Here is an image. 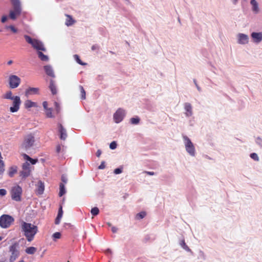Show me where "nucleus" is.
Listing matches in <instances>:
<instances>
[{"label": "nucleus", "mask_w": 262, "mask_h": 262, "mask_svg": "<svg viewBox=\"0 0 262 262\" xmlns=\"http://www.w3.org/2000/svg\"><path fill=\"white\" fill-rule=\"evenodd\" d=\"M91 212L93 215H96L98 214L99 210L97 207H94L91 209Z\"/></svg>", "instance_id": "nucleus-34"}, {"label": "nucleus", "mask_w": 262, "mask_h": 262, "mask_svg": "<svg viewBox=\"0 0 262 262\" xmlns=\"http://www.w3.org/2000/svg\"><path fill=\"white\" fill-rule=\"evenodd\" d=\"M111 229L113 233H116L118 230V228L115 226H112Z\"/></svg>", "instance_id": "nucleus-52"}, {"label": "nucleus", "mask_w": 262, "mask_h": 262, "mask_svg": "<svg viewBox=\"0 0 262 262\" xmlns=\"http://www.w3.org/2000/svg\"><path fill=\"white\" fill-rule=\"evenodd\" d=\"M146 215V213L145 212H141L138 213L136 215V219H142Z\"/></svg>", "instance_id": "nucleus-36"}, {"label": "nucleus", "mask_w": 262, "mask_h": 262, "mask_svg": "<svg viewBox=\"0 0 262 262\" xmlns=\"http://www.w3.org/2000/svg\"><path fill=\"white\" fill-rule=\"evenodd\" d=\"M59 136H60V138L63 140H64L67 137V134L66 132H60Z\"/></svg>", "instance_id": "nucleus-37"}, {"label": "nucleus", "mask_w": 262, "mask_h": 262, "mask_svg": "<svg viewBox=\"0 0 262 262\" xmlns=\"http://www.w3.org/2000/svg\"><path fill=\"white\" fill-rule=\"evenodd\" d=\"M58 131H64V129L61 124H59L58 125Z\"/></svg>", "instance_id": "nucleus-48"}, {"label": "nucleus", "mask_w": 262, "mask_h": 262, "mask_svg": "<svg viewBox=\"0 0 262 262\" xmlns=\"http://www.w3.org/2000/svg\"><path fill=\"white\" fill-rule=\"evenodd\" d=\"M42 105H43V108H44L46 110H48V108H47L48 103H47V101H44V102H43V103H42Z\"/></svg>", "instance_id": "nucleus-50"}, {"label": "nucleus", "mask_w": 262, "mask_h": 262, "mask_svg": "<svg viewBox=\"0 0 262 262\" xmlns=\"http://www.w3.org/2000/svg\"><path fill=\"white\" fill-rule=\"evenodd\" d=\"M62 181L64 182V183H66L67 181V178L64 177V176H62Z\"/></svg>", "instance_id": "nucleus-55"}, {"label": "nucleus", "mask_w": 262, "mask_h": 262, "mask_svg": "<svg viewBox=\"0 0 262 262\" xmlns=\"http://www.w3.org/2000/svg\"><path fill=\"white\" fill-rule=\"evenodd\" d=\"M62 210L61 207H60L59 212H58V214L57 215V217H56V219L55 220V224H56L58 225L59 224V223L60 222V220L62 217Z\"/></svg>", "instance_id": "nucleus-28"}, {"label": "nucleus", "mask_w": 262, "mask_h": 262, "mask_svg": "<svg viewBox=\"0 0 262 262\" xmlns=\"http://www.w3.org/2000/svg\"><path fill=\"white\" fill-rule=\"evenodd\" d=\"M107 252H110V250H107Z\"/></svg>", "instance_id": "nucleus-63"}, {"label": "nucleus", "mask_w": 262, "mask_h": 262, "mask_svg": "<svg viewBox=\"0 0 262 262\" xmlns=\"http://www.w3.org/2000/svg\"><path fill=\"white\" fill-rule=\"evenodd\" d=\"M2 239V237L0 236V241Z\"/></svg>", "instance_id": "nucleus-62"}, {"label": "nucleus", "mask_w": 262, "mask_h": 262, "mask_svg": "<svg viewBox=\"0 0 262 262\" xmlns=\"http://www.w3.org/2000/svg\"><path fill=\"white\" fill-rule=\"evenodd\" d=\"M14 96H12V93L11 91L7 92L4 96V98L13 100Z\"/></svg>", "instance_id": "nucleus-31"}, {"label": "nucleus", "mask_w": 262, "mask_h": 262, "mask_svg": "<svg viewBox=\"0 0 262 262\" xmlns=\"http://www.w3.org/2000/svg\"><path fill=\"white\" fill-rule=\"evenodd\" d=\"M61 234L60 232H55L52 235L53 239L56 241L57 239L60 238Z\"/></svg>", "instance_id": "nucleus-32"}, {"label": "nucleus", "mask_w": 262, "mask_h": 262, "mask_svg": "<svg viewBox=\"0 0 262 262\" xmlns=\"http://www.w3.org/2000/svg\"><path fill=\"white\" fill-rule=\"evenodd\" d=\"M147 173L148 174H149V175H151V176H152V175H154V173L153 172H150V171H149V172H147Z\"/></svg>", "instance_id": "nucleus-57"}, {"label": "nucleus", "mask_w": 262, "mask_h": 262, "mask_svg": "<svg viewBox=\"0 0 262 262\" xmlns=\"http://www.w3.org/2000/svg\"><path fill=\"white\" fill-rule=\"evenodd\" d=\"M20 148L28 153L35 152L37 146L36 141L32 134H28L25 137L24 140L21 144Z\"/></svg>", "instance_id": "nucleus-1"}, {"label": "nucleus", "mask_w": 262, "mask_h": 262, "mask_svg": "<svg viewBox=\"0 0 262 262\" xmlns=\"http://www.w3.org/2000/svg\"><path fill=\"white\" fill-rule=\"evenodd\" d=\"M54 105L55 106V108H56V112L57 113H59V111H60V105H59V104L58 102H54Z\"/></svg>", "instance_id": "nucleus-42"}, {"label": "nucleus", "mask_w": 262, "mask_h": 262, "mask_svg": "<svg viewBox=\"0 0 262 262\" xmlns=\"http://www.w3.org/2000/svg\"><path fill=\"white\" fill-rule=\"evenodd\" d=\"M67 16L68 17V19L66 20V25L67 26H70L74 24V20L71 16H70L69 15H67Z\"/></svg>", "instance_id": "nucleus-27"}, {"label": "nucleus", "mask_w": 262, "mask_h": 262, "mask_svg": "<svg viewBox=\"0 0 262 262\" xmlns=\"http://www.w3.org/2000/svg\"><path fill=\"white\" fill-rule=\"evenodd\" d=\"M74 58L75 59V60L76 61V62L77 63H78L79 64L82 65V66H84V65H86V63L83 62L80 60V59L79 58V56L78 55H76V54L74 55Z\"/></svg>", "instance_id": "nucleus-30"}, {"label": "nucleus", "mask_w": 262, "mask_h": 262, "mask_svg": "<svg viewBox=\"0 0 262 262\" xmlns=\"http://www.w3.org/2000/svg\"><path fill=\"white\" fill-rule=\"evenodd\" d=\"M184 114L187 118H189L193 115L192 106L189 102H185L184 104Z\"/></svg>", "instance_id": "nucleus-14"}, {"label": "nucleus", "mask_w": 262, "mask_h": 262, "mask_svg": "<svg viewBox=\"0 0 262 262\" xmlns=\"http://www.w3.org/2000/svg\"><path fill=\"white\" fill-rule=\"evenodd\" d=\"M126 111L122 108H118L113 114V120L116 123H119L122 121L125 117Z\"/></svg>", "instance_id": "nucleus-7"}, {"label": "nucleus", "mask_w": 262, "mask_h": 262, "mask_svg": "<svg viewBox=\"0 0 262 262\" xmlns=\"http://www.w3.org/2000/svg\"><path fill=\"white\" fill-rule=\"evenodd\" d=\"M251 37L253 42L258 44L262 41V32H253L251 34Z\"/></svg>", "instance_id": "nucleus-13"}, {"label": "nucleus", "mask_w": 262, "mask_h": 262, "mask_svg": "<svg viewBox=\"0 0 262 262\" xmlns=\"http://www.w3.org/2000/svg\"><path fill=\"white\" fill-rule=\"evenodd\" d=\"M107 225H108L109 226H111V223H107Z\"/></svg>", "instance_id": "nucleus-60"}, {"label": "nucleus", "mask_w": 262, "mask_h": 262, "mask_svg": "<svg viewBox=\"0 0 262 262\" xmlns=\"http://www.w3.org/2000/svg\"><path fill=\"white\" fill-rule=\"evenodd\" d=\"M49 89L53 95H55L57 93L56 86L53 80L51 79L50 81Z\"/></svg>", "instance_id": "nucleus-19"}, {"label": "nucleus", "mask_w": 262, "mask_h": 262, "mask_svg": "<svg viewBox=\"0 0 262 262\" xmlns=\"http://www.w3.org/2000/svg\"><path fill=\"white\" fill-rule=\"evenodd\" d=\"M183 142L187 152L191 156H194L195 150L193 144L187 137H183Z\"/></svg>", "instance_id": "nucleus-6"}, {"label": "nucleus", "mask_w": 262, "mask_h": 262, "mask_svg": "<svg viewBox=\"0 0 262 262\" xmlns=\"http://www.w3.org/2000/svg\"><path fill=\"white\" fill-rule=\"evenodd\" d=\"M7 16L6 15H4L2 16V19H1V21L3 23H4L6 21V20H7Z\"/></svg>", "instance_id": "nucleus-49"}, {"label": "nucleus", "mask_w": 262, "mask_h": 262, "mask_svg": "<svg viewBox=\"0 0 262 262\" xmlns=\"http://www.w3.org/2000/svg\"><path fill=\"white\" fill-rule=\"evenodd\" d=\"M250 4L252 6V10L254 14H257L259 12V8L258 4L256 0H251Z\"/></svg>", "instance_id": "nucleus-15"}, {"label": "nucleus", "mask_w": 262, "mask_h": 262, "mask_svg": "<svg viewBox=\"0 0 262 262\" xmlns=\"http://www.w3.org/2000/svg\"><path fill=\"white\" fill-rule=\"evenodd\" d=\"M180 245H181L182 247H183V248L185 249V250H189V248L186 245L184 241H181V243H180Z\"/></svg>", "instance_id": "nucleus-43"}, {"label": "nucleus", "mask_w": 262, "mask_h": 262, "mask_svg": "<svg viewBox=\"0 0 262 262\" xmlns=\"http://www.w3.org/2000/svg\"><path fill=\"white\" fill-rule=\"evenodd\" d=\"M5 165L3 161L2 160V157H0V174H2L5 170Z\"/></svg>", "instance_id": "nucleus-33"}, {"label": "nucleus", "mask_w": 262, "mask_h": 262, "mask_svg": "<svg viewBox=\"0 0 262 262\" xmlns=\"http://www.w3.org/2000/svg\"><path fill=\"white\" fill-rule=\"evenodd\" d=\"M19 255V252L17 250H13L9 258L10 262H14Z\"/></svg>", "instance_id": "nucleus-17"}, {"label": "nucleus", "mask_w": 262, "mask_h": 262, "mask_svg": "<svg viewBox=\"0 0 262 262\" xmlns=\"http://www.w3.org/2000/svg\"><path fill=\"white\" fill-rule=\"evenodd\" d=\"M14 220L10 215H3L0 217V226L3 228H8L13 223Z\"/></svg>", "instance_id": "nucleus-8"}, {"label": "nucleus", "mask_w": 262, "mask_h": 262, "mask_svg": "<svg viewBox=\"0 0 262 262\" xmlns=\"http://www.w3.org/2000/svg\"><path fill=\"white\" fill-rule=\"evenodd\" d=\"M238 1V0H232V2H233V3L234 5L236 4V3H237Z\"/></svg>", "instance_id": "nucleus-58"}, {"label": "nucleus", "mask_w": 262, "mask_h": 262, "mask_svg": "<svg viewBox=\"0 0 262 262\" xmlns=\"http://www.w3.org/2000/svg\"><path fill=\"white\" fill-rule=\"evenodd\" d=\"M44 191V185L41 182H39L37 184V193L38 194H41Z\"/></svg>", "instance_id": "nucleus-23"}, {"label": "nucleus", "mask_w": 262, "mask_h": 262, "mask_svg": "<svg viewBox=\"0 0 262 262\" xmlns=\"http://www.w3.org/2000/svg\"><path fill=\"white\" fill-rule=\"evenodd\" d=\"M21 227L27 241L30 242L32 241L38 231L37 227L31 223L23 222Z\"/></svg>", "instance_id": "nucleus-2"}, {"label": "nucleus", "mask_w": 262, "mask_h": 262, "mask_svg": "<svg viewBox=\"0 0 262 262\" xmlns=\"http://www.w3.org/2000/svg\"><path fill=\"white\" fill-rule=\"evenodd\" d=\"M237 42L239 45H246L249 42V37L248 35L244 33H238L237 36Z\"/></svg>", "instance_id": "nucleus-12"}, {"label": "nucleus", "mask_w": 262, "mask_h": 262, "mask_svg": "<svg viewBox=\"0 0 262 262\" xmlns=\"http://www.w3.org/2000/svg\"><path fill=\"white\" fill-rule=\"evenodd\" d=\"M140 121V118L138 116L132 117L129 120V123L133 125H137Z\"/></svg>", "instance_id": "nucleus-25"}, {"label": "nucleus", "mask_w": 262, "mask_h": 262, "mask_svg": "<svg viewBox=\"0 0 262 262\" xmlns=\"http://www.w3.org/2000/svg\"><path fill=\"white\" fill-rule=\"evenodd\" d=\"M25 106L27 108H31L32 107H37V104L36 102H33L30 100L26 101L25 103Z\"/></svg>", "instance_id": "nucleus-21"}, {"label": "nucleus", "mask_w": 262, "mask_h": 262, "mask_svg": "<svg viewBox=\"0 0 262 262\" xmlns=\"http://www.w3.org/2000/svg\"><path fill=\"white\" fill-rule=\"evenodd\" d=\"M10 194L12 200L15 202H20L22 200L23 189L18 185H14L10 190Z\"/></svg>", "instance_id": "nucleus-3"}, {"label": "nucleus", "mask_w": 262, "mask_h": 262, "mask_svg": "<svg viewBox=\"0 0 262 262\" xmlns=\"http://www.w3.org/2000/svg\"><path fill=\"white\" fill-rule=\"evenodd\" d=\"M193 82L197 89V90L199 91V92H201V88L198 85V83H197V82H196V80L194 79H193Z\"/></svg>", "instance_id": "nucleus-45"}, {"label": "nucleus", "mask_w": 262, "mask_h": 262, "mask_svg": "<svg viewBox=\"0 0 262 262\" xmlns=\"http://www.w3.org/2000/svg\"><path fill=\"white\" fill-rule=\"evenodd\" d=\"M24 38L26 39V41L29 44L31 45L32 47L37 50L38 51H46V49L44 47V45L43 43L37 39H32L30 36L25 35L24 36Z\"/></svg>", "instance_id": "nucleus-5"}, {"label": "nucleus", "mask_w": 262, "mask_h": 262, "mask_svg": "<svg viewBox=\"0 0 262 262\" xmlns=\"http://www.w3.org/2000/svg\"><path fill=\"white\" fill-rule=\"evenodd\" d=\"M7 193V191L6 189H0V196H3L6 195Z\"/></svg>", "instance_id": "nucleus-41"}, {"label": "nucleus", "mask_w": 262, "mask_h": 262, "mask_svg": "<svg viewBox=\"0 0 262 262\" xmlns=\"http://www.w3.org/2000/svg\"><path fill=\"white\" fill-rule=\"evenodd\" d=\"M66 193V190L64 187L63 184H61L60 185V191L59 195L61 196Z\"/></svg>", "instance_id": "nucleus-35"}, {"label": "nucleus", "mask_w": 262, "mask_h": 262, "mask_svg": "<svg viewBox=\"0 0 262 262\" xmlns=\"http://www.w3.org/2000/svg\"><path fill=\"white\" fill-rule=\"evenodd\" d=\"M79 88L81 92V98L82 100H84L86 98V94L84 88L82 85H79Z\"/></svg>", "instance_id": "nucleus-29"}, {"label": "nucleus", "mask_w": 262, "mask_h": 262, "mask_svg": "<svg viewBox=\"0 0 262 262\" xmlns=\"http://www.w3.org/2000/svg\"><path fill=\"white\" fill-rule=\"evenodd\" d=\"M13 100V106L10 107V111L12 113L17 112L20 107L21 100L19 96H16L14 97Z\"/></svg>", "instance_id": "nucleus-11"}, {"label": "nucleus", "mask_w": 262, "mask_h": 262, "mask_svg": "<svg viewBox=\"0 0 262 262\" xmlns=\"http://www.w3.org/2000/svg\"><path fill=\"white\" fill-rule=\"evenodd\" d=\"M7 29H9L12 31L13 33H16L17 31V29H16L13 26H9L7 27Z\"/></svg>", "instance_id": "nucleus-40"}, {"label": "nucleus", "mask_w": 262, "mask_h": 262, "mask_svg": "<svg viewBox=\"0 0 262 262\" xmlns=\"http://www.w3.org/2000/svg\"><path fill=\"white\" fill-rule=\"evenodd\" d=\"M37 54L39 59L43 61H47L49 60V57L47 55L43 54L41 52L38 51Z\"/></svg>", "instance_id": "nucleus-26"}, {"label": "nucleus", "mask_w": 262, "mask_h": 262, "mask_svg": "<svg viewBox=\"0 0 262 262\" xmlns=\"http://www.w3.org/2000/svg\"><path fill=\"white\" fill-rule=\"evenodd\" d=\"M256 142L258 144H259L261 146H262V139H261L257 138Z\"/></svg>", "instance_id": "nucleus-53"}, {"label": "nucleus", "mask_w": 262, "mask_h": 262, "mask_svg": "<svg viewBox=\"0 0 262 262\" xmlns=\"http://www.w3.org/2000/svg\"><path fill=\"white\" fill-rule=\"evenodd\" d=\"M125 1H128L129 0H125Z\"/></svg>", "instance_id": "nucleus-64"}, {"label": "nucleus", "mask_w": 262, "mask_h": 262, "mask_svg": "<svg viewBox=\"0 0 262 262\" xmlns=\"http://www.w3.org/2000/svg\"><path fill=\"white\" fill-rule=\"evenodd\" d=\"M110 148L114 149L116 148V143L115 142H112L110 145Z\"/></svg>", "instance_id": "nucleus-44"}, {"label": "nucleus", "mask_w": 262, "mask_h": 262, "mask_svg": "<svg viewBox=\"0 0 262 262\" xmlns=\"http://www.w3.org/2000/svg\"><path fill=\"white\" fill-rule=\"evenodd\" d=\"M31 171L30 169H26L22 167V170L20 172V176L22 177V178H26L30 175Z\"/></svg>", "instance_id": "nucleus-18"}, {"label": "nucleus", "mask_w": 262, "mask_h": 262, "mask_svg": "<svg viewBox=\"0 0 262 262\" xmlns=\"http://www.w3.org/2000/svg\"><path fill=\"white\" fill-rule=\"evenodd\" d=\"M92 50L93 51H94L95 50H97L99 49V46L97 45H94L93 46H92V48H91Z\"/></svg>", "instance_id": "nucleus-51"}, {"label": "nucleus", "mask_w": 262, "mask_h": 262, "mask_svg": "<svg viewBox=\"0 0 262 262\" xmlns=\"http://www.w3.org/2000/svg\"><path fill=\"white\" fill-rule=\"evenodd\" d=\"M12 63H13V61H12V60H9V61H8L7 64H8V65H10V64H11Z\"/></svg>", "instance_id": "nucleus-59"}, {"label": "nucleus", "mask_w": 262, "mask_h": 262, "mask_svg": "<svg viewBox=\"0 0 262 262\" xmlns=\"http://www.w3.org/2000/svg\"><path fill=\"white\" fill-rule=\"evenodd\" d=\"M37 248L34 247H29L25 249V252L28 254H34L37 252Z\"/></svg>", "instance_id": "nucleus-22"}, {"label": "nucleus", "mask_w": 262, "mask_h": 262, "mask_svg": "<svg viewBox=\"0 0 262 262\" xmlns=\"http://www.w3.org/2000/svg\"><path fill=\"white\" fill-rule=\"evenodd\" d=\"M21 80L16 75H11L9 77V84L11 89H15L20 84Z\"/></svg>", "instance_id": "nucleus-9"}, {"label": "nucleus", "mask_w": 262, "mask_h": 262, "mask_svg": "<svg viewBox=\"0 0 262 262\" xmlns=\"http://www.w3.org/2000/svg\"><path fill=\"white\" fill-rule=\"evenodd\" d=\"M250 157L255 161H258L259 160L258 155L255 153H253L251 154Z\"/></svg>", "instance_id": "nucleus-38"}, {"label": "nucleus", "mask_w": 262, "mask_h": 262, "mask_svg": "<svg viewBox=\"0 0 262 262\" xmlns=\"http://www.w3.org/2000/svg\"><path fill=\"white\" fill-rule=\"evenodd\" d=\"M11 2L13 10L10 11L9 17L12 20H15L16 19L17 16L21 14V4L19 0H11Z\"/></svg>", "instance_id": "nucleus-4"}, {"label": "nucleus", "mask_w": 262, "mask_h": 262, "mask_svg": "<svg viewBox=\"0 0 262 262\" xmlns=\"http://www.w3.org/2000/svg\"><path fill=\"white\" fill-rule=\"evenodd\" d=\"M39 89L36 88H30L27 89L26 91V95H32L37 94L38 92Z\"/></svg>", "instance_id": "nucleus-20"}, {"label": "nucleus", "mask_w": 262, "mask_h": 262, "mask_svg": "<svg viewBox=\"0 0 262 262\" xmlns=\"http://www.w3.org/2000/svg\"><path fill=\"white\" fill-rule=\"evenodd\" d=\"M46 115L49 118H52L53 117L52 110L50 108L46 110Z\"/></svg>", "instance_id": "nucleus-39"}, {"label": "nucleus", "mask_w": 262, "mask_h": 262, "mask_svg": "<svg viewBox=\"0 0 262 262\" xmlns=\"http://www.w3.org/2000/svg\"><path fill=\"white\" fill-rule=\"evenodd\" d=\"M101 154V151L99 150H98L96 153V155L97 157H99L100 156Z\"/></svg>", "instance_id": "nucleus-56"}, {"label": "nucleus", "mask_w": 262, "mask_h": 262, "mask_svg": "<svg viewBox=\"0 0 262 262\" xmlns=\"http://www.w3.org/2000/svg\"><path fill=\"white\" fill-rule=\"evenodd\" d=\"M122 169H120V168H116V169H115V170H114V173H115V174H120V173H121L122 172Z\"/></svg>", "instance_id": "nucleus-47"}, {"label": "nucleus", "mask_w": 262, "mask_h": 262, "mask_svg": "<svg viewBox=\"0 0 262 262\" xmlns=\"http://www.w3.org/2000/svg\"><path fill=\"white\" fill-rule=\"evenodd\" d=\"M104 167H105V165H104V163L103 162L102 163L100 164V165L99 166V168L101 169L104 168Z\"/></svg>", "instance_id": "nucleus-54"}, {"label": "nucleus", "mask_w": 262, "mask_h": 262, "mask_svg": "<svg viewBox=\"0 0 262 262\" xmlns=\"http://www.w3.org/2000/svg\"><path fill=\"white\" fill-rule=\"evenodd\" d=\"M17 171L16 166H13L11 167L8 170V174L10 177H12Z\"/></svg>", "instance_id": "nucleus-24"}, {"label": "nucleus", "mask_w": 262, "mask_h": 262, "mask_svg": "<svg viewBox=\"0 0 262 262\" xmlns=\"http://www.w3.org/2000/svg\"><path fill=\"white\" fill-rule=\"evenodd\" d=\"M18 262H24V260H20V261H19Z\"/></svg>", "instance_id": "nucleus-61"}, {"label": "nucleus", "mask_w": 262, "mask_h": 262, "mask_svg": "<svg viewBox=\"0 0 262 262\" xmlns=\"http://www.w3.org/2000/svg\"><path fill=\"white\" fill-rule=\"evenodd\" d=\"M43 69L47 75L53 78L55 77V76L54 73V71L51 66H44Z\"/></svg>", "instance_id": "nucleus-16"}, {"label": "nucleus", "mask_w": 262, "mask_h": 262, "mask_svg": "<svg viewBox=\"0 0 262 262\" xmlns=\"http://www.w3.org/2000/svg\"><path fill=\"white\" fill-rule=\"evenodd\" d=\"M24 160L26 161L23 164L22 167L26 169H30L32 170L33 168L31 166L30 164L33 165L36 163L37 159H33L30 158L29 156L26 154L23 155Z\"/></svg>", "instance_id": "nucleus-10"}, {"label": "nucleus", "mask_w": 262, "mask_h": 262, "mask_svg": "<svg viewBox=\"0 0 262 262\" xmlns=\"http://www.w3.org/2000/svg\"><path fill=\"white\" fill-rule=\"evenodd\" d=\"M63 150V147L60 145L56 147V152L59 153L61 150Z\"/></svg>", "instance_id": "nucleus-46"}]
</instances>
